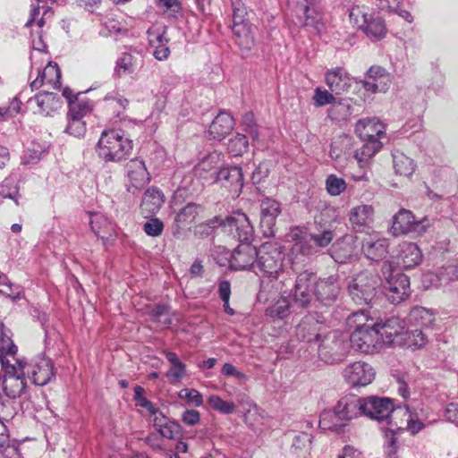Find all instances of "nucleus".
I'll return each mask as SVG.
<instances>
[{"label":"nucleus","instance_id":"nucleus-1","mask_svg":"<svg viewBox=\"0 0 458 458\" xmlns=\"http://www.w3.org/2000/svg\"><path fill=\"white\" fill-rule=\"evenodd\" d=\"M327 333L325 324L312 314L303 317L295 329L296 337L300 341L315 344L320 359L327 363H333L335 359L333 357V348L327 345L330 336Z\"/></svg>","mask_w":458,"mask_h":458},{"label":"nucleus","instance_id":"nucleus-2","mask_svg":"<svg viewBox=\"0 0 458 458\" xmlns=\"http://www.w3.org/2000/svg\"><path fill=\"white\" fill-rule=\"evenodd\" d=\"M132 140L122 130H104L96 146L98 157L106 163H117L131 154Z\"/></svg>","mask_w":458,"mask_h":458},{"label":"nucleus","instance_id":"nucleus-3","mask_svg":"<svg viewBox=\"0 0 458 458\" xmlns=\"http://www.w3.org/2000/svg\"><path fill=\"white\" fill-rule=\"evenodd\" d=\"M18 347L11 344L5 352L0 353V363L4 375L2 379L3 390L9 398L20 397L26 388V376L16 364L15 360Z\"/></svg>","mask_w":458,"mask_h":458},{"label":"nucleus","instance_id":"nucleus-4","mask_svg":"<svg viewBox=\"0 0 458 458\" xmlns=\"http://www.w3.org/2000/svg\"><path fill=\"white\" fill-rule=\"evenodd\" d=\"M382 280L371 271L363 270L355 274L349 281L347 291L351 299L358 305H372L381 293Z\"/></svg>","mask_w":458,"mask_h":458},{"label":"nucleus","instance_id":"nucleus-5","mask_svg":"<svg viewBox=\"0 0 458 458\" xmlns=\"http://www.w3.org/2000/svg\"><path fill=\"white\" fill-rule=\"evenodd\" d=\"M186 192L185 188H179L173 196L174 234L194 223L205 210L203 205L189 199Z\"/></svg>","mask_w":458,"mask_h":458},{"label":"nucleus","instance_id":"nucleus-6","mask_svg":"<svg viewBox=\"0 0 458 458\" xmlns=\"http://www.w3.org/2000/svg\"><path fill=\"white\" fill-rule=\"evenodd\" d=\"M285 248L277 242H266L258 249L256 267L269 278L276 279L283 271Z\"/></svg>","mask_w":458,"mask_h":458},{"label":"nucleus","instance_id":"nucleus-7","mask_svg":"<svg viewBox=\"0 0 458 458\" xmlns=\"http://www.w3.org/2000/svg\"><path fill=\"white\" fill-rule=\"evenodd\" d=\"M381 271L386 280L381 293L393 304L404 301L410 294L409 277L388 261L383 263Z\"/></svg>","mask_w":458,"mask_h":458},{"label":"nucleus","instance_id":"nucleus-8","mask_svg":"<svg viewBox=\"0 0 458 458\" xmlns=\"http://www.w3.org/2000/svg\"><path fill=\"white\" fill-rule=\"evenodd\" d=\"M15 362L35 386H44L55 377L53 361L47 357L38 356L29 362L17 359Z\"/></svg>","mask_w":458,"mask_h":458},{"label":"nucleus","instance_id":"nucleus-9","mask_svg":"<svg viewBox=\"0 0 458 458\" xmlns=\"http://www.w3.org/2000/svg\"><path fill=\"white\" fill-rule=\"evenodd\" d=\"M366 411L364 416L378 422H386L391 428H394L393 418L394 413L401 407H396L394 401L389 397H379L370 395L364 397Z\"/></svg>","mask_w":458,"mask_h":458},{"label":"nucleus","instance_id":"nucleus-10","mask_svg":"<svg viewBox=\"0 0 458 458\" xmlns=\"http://www.w3.org/2000/svg\"><path fill=\"white\" fill-rule=\"evenodd\" d=\"M340 293L341 285L337 275L315 279L313 291L315 308L332 307L338 300Z\"/></svg>","mask_w":458,"mask_h":458},{"label":"nucleus","instance_id":"nucleus-11","mask_svg":"<svg viewBox=\"0 0 458 458\" xmlns=\"http://www.w3.org/2000/svg\"><path fill=\"white\" fill-rule=\"evenodd\" d=\"M316 274L305 270L298 274L294 288L289 293L293 305L297 309H308L314 300V283Z\"/></svg>","mask_w":458,"mask_h":458},{"label":"nucleus","instance_id":"nucleus-12","mask_svg":"<svg viewBox=\"0 0 458 458\" xmlns=\"http://www.w3.org/2000/svg\"><path fill=\"white\" fill-rule=\"evenodd\" d=\"M430 222L428 217L417 221L411 211L401 208L392 219L390 232L394 236L407 234L410 233L421 235L429 227Z\"/></svg>","mask_w":458,"mask_h":458},{"label":"nucleus","instance_id":"nucleus-13","mask_svg":"<svg viewBox=\"0 0 458 458\" xmlns=\"http://www.w3.org/2000/svg\"><path fill=\"white\" fill-rule=\"evenodd\" d=\"M223 228L239 243L251 242L253 240V226L247 215L241 210L233 212L225 220L223 219Z\"/></svg>","mask_w":458,"mask_h":458},{"label":"nucleus","instance_id":"nucleus-14","mask_svg":"<svg viewBox=\"0 0 458 458\" xmlns=\"http://www.w3.org/2000/svg\"><path fill=\"white\" fill-rule=\"evenodd\" d=\"M124 170L127 179L125 183L127 191L133 196H138L151 180L145 162L140 157L132 158L126 163Z\"/></svg>","mask_w":458,"mask_h":458},{"label":"nucleus","instance_id":"nucleus-15","mask_svg":"<svg viewBox=\"0 0 458 458\" xmlns=\"http://www.w3.org/2000/svg\"><path fill=\"white\" fill-rule=\"evenodd\" d=\"M350 343L352 349L363 353H373L383 344L377 327L354 329Z\"/></svg>","mask_w":458,"mask_h":458},{"label":"nucleus","instance_id":"nucleus-16","mask_svg":"<svg viewBox=\"0 0 458 458\" xmlns=\"http://www.w3.org/2000/svg\"><path fill=\"white\" fill-rule=\"evenodd\" d=\"M364 405V397L356 394H346L337 401L334 408L338 418L347 425L349 421L364 416L366 411Z\"/></svg>","mask_w":458,"mask_h":458},{"label":"nucleus","instance_id":"nucleus-17","mask_svg":"<svg viewBox=\"0 0 458 458\" xmlns=\"http://www.w3.org/2000/svg\"><path fill=\"white\" fill-rule=\"evenodd\" d=\"M258 249L251 242L239 243L231 254L229 267L236 271L253 269L257 265Z\"/></svg>","mask_w":458,"mask_h":458},{"label":"nucleus","instance_id":"nucleus-18","mask_svg":"<svg viewBox=\"0 0 458 458\" xmlns=\"http://www.w3.org/2000/svg\"><path fill=\"white\" fill-rule=\"evenodd\" d=\"M343 377L352 387H359L370 384L374 379L375 371L369 363L355 361L344 368Z\"/></svg>","mask_w":458,"mask_h":458},{"label":"nucleus","instance_id":"nucleus-19","mask_svg":"<svg viewBox=\"0 0 458 458\" xmlns=\"http://www.w3.org/2000/svg\"><path fill=\"white\" fill-rule=\"evenodd\" d=\"M246 7L241 0L233 1V33L241 39L240 44L244 43L246 47L250 48L253 44V37L250 33Z\"/></svg>","mask_w":458,"mask_h":458},{"label":"nucleus","instance_id":"nucleus-20","mask_svg":"<svg viewBox=\"0 0 458 458\" xmlns=\"http://www.w3.org/2000/svg\"><path fill=\"white\" fill-rule=\"evenodd\" d=\"M281 211V204L277 200L270 198L261 200L259 227L263 236L275 235L276 221Z\"/></svg>","mask_w":458,"mask_h":458},{"label":"nucleus","instance_id":"nucleus-21","mask_svg":"<svg viewBox=\"0 0 458 458\" xmlns=\"http://www.w3.org/2000/svg\"><path fill=\"white\" fill-rule=\"evenodd\" d=\"M361 251L368 259L373 262L382 261L388 255L389 242L377 233H374L362 240Z\"/></svg>","mask_w":458,"mask_h":458},{"label":"nucleus","instance_id":"nucleus-22","mask_svg":"<svg viewBox=\"0 0 458 458\" xmlns=\"http://www.w3.org/2000/svg\"><path fill=\"white\" fill-rule=\"evenodd\" d=\"M408 323L399 316H391L382 323L377 322V328L383 342V344L391 345L400 343L397 339L404 333Z\"/></svg>","mask_w":458,"mask_h":458},{"label":"nucleus","instance_id":"nucleus-23","mask_svg":"<svg viewBox=\"0 0 458 458\" xmlns=\"http://www.w3.org/2000/svg\"><path fill=\"white\" fill-rule=\"evenodd\" d=\"M216 182L226 188L235 197H239L244 185L242 167L238 165L220 168Z\"/></svg>","mask_w":458,"mask_h":458},{"label":"nucleus","instance_id":"nucleus-24","mask_svg":"<svg viewBox=\"0 0 458 458\" xmlns=\"http://www.w3.org/2000/svg\"><path fill=\"white\" fill-rule=\"evenodd\" d=\"M220 154L213 152L203 157L194 167V174L204 183H216V178L220 169Z\"/></svg>","mask_w":458,"mask_h":458},{"label":"nucleus","instance_id":"nucleus-25","mask_svg":"<svg viewBox=\"0 0 458 458\" xmlns=\"http://www.w3.org/2000/svg\"><path fill=\"white\" fill-rule=\"evenodd\" d=\"M353 80L347 71L341 66L329 69L325 73V82L335 95L348 92Z\"/></svg>","mask_w":458,"mask_h":458},{"label":"nucleus","instance_id":"nucleus-26","mask_svg":"<svg viewBox=\"0 0 458 458\" xmlns=\"http://www.w3.org/2000/svg\"><path fill=\"white\" fill-rule=\"evenodd\" d=\"M355 237L344 235L337 240L329 249L331 258L339 264L352 262L355 258Z\"/></svg>","mask_w":458,"mask_h":458},{"label":"nucleus","instance_id":"nucleus-27","mask_svg":"<svg viewBox=\"0 0 458 458\" xmlns=\"http://www.w3.org/2000/svg\"><path fill=\"white\" fill-rule=\"evenodd\" d=\"M359 105L350 98L336 99L327 110V117L334 123L347 122L358 113Z\"/></svg>","mask_w":458,"mask_h":458},{"label":"nucleus","instance_id":"nucleus-28","mask_svg":"<svg viewBox=\"0 0 458 458\" xmlns=\"http://www.w3.org/2000/svg\"><path fill=\"white\" fill-rule=\"evenodd\" d=\"M355 133L360 140H379L386 136L385 125L376 117L359 120L355 124Z\"/></svg>","mask_w":458,"mask_h":458},{"label":"nucleus","instance_id":"nucleus-29","mask_svg":"<svg viewBox=\"0 0 458 458\" xmlns=\"http://www.w3.org/2000/svg\"><path fill=\"white\" fill-rule=\"evenodd\" d=\"M151 420L157 434L162 437L176 440L182 435L181 425L177 421L166 417L162 411Z\"/></svg>","mask_w":458,"mask_h":458},{"label":"nucleus","instance_id":"nucleus-30","mask_svg":"<svg viewBox=\"0 0 458 458\" xmlns=\"http://www.w3.org/2000/svg\"><path fill=\"white\" fill-rule=\"evenodd\" d=\"M374 208L370 205L360 204L352 207L349 212V222L352 228L361 233L373 222Z\"/></svg>","mask_w":458,"mask_h":458},{"label":"nucleus","instance_id":"nucleus-31","mask_svg":"<svg viewBox=\"0 0 458 458\" xmlns=\"http://www.w3.org/2000/svg\"><path fill=\"white\" fill-rule=\"evenodd\" d=\"M234 124L233 116L229 113L222 111L209 125L208 136L210 139L221 140L232 131Z\"/></svg>","mask_w":458,"mask_h":458},{"label":"nucleus","instance_id":"nucleus-32","mask_svg":"<svg viewBox=\"0 0 458 458\" xmlns=\"http://www.w3.org/2000/svg\"><path fill=\"white\" fill-rule=\"evenodd\" d=\"M43 84H49L57 89L61 87V71L56 63L49 62L38 77L30 83L31 90L39 89Z\"/></svg>","mask_w":458,"mask_h":458},{"label":"nucleus","instance_id":"nucleus-33","mask_svg":"<svg viewBox=\"0 0 458 458\" xmlns=\"http://www.w3.org/2000/svg\"><path fill=\"white\" fill-rule=\"evenodd\" d=\"M166 27H163L161 31L152 29L148 30L149 43L155 47L153 55L158 61L166 60L170 55V49L167 46L170 38L166 36Z\"/></svg>","mask_w":458,"mask_h":458},{"label":"nucleus","instance_id":"nucleus-34","mask_svg":"<svg viewBox=\"0 0 458 458\" xmlns=\"http://www.w3.org/2000/svg\"><path fill=\"white\" fill-rule=\"evenodd\" d=\"M164 202L165 196L163 192L157 187L152 186L144 192L140 208L143 213L148 216H154L161 208Z\"/></svg>","mask_w":458,"mask_h":458},{"label":"nucleus","instance_id":"nucleus-35","mask_svg":"<svg viewBox=\"0 0 458 458\" xmlns=\"http://www.w3.org/2000/svg\"><path fill=\"white\" fill-rule=\"evenodd\" d=\"M34 99L38 106V112L45 116H51L62 106V100L57 93L40 91Z\"/></svg>","mask_w":458,"mask_h":458},{"label":"nucleus","instance_id":"nucleus-36","mask_svg":"<svg viewBox=\"0 0 458 458\" xmlns=\"http://www.w3.org/2000/svg\"><path fill=\"white\" fill-rule=\"evenodd\" d=\"M422 252L419 246L413 242H403L401 245L399 259L400 265L404 269H411L420 264Z\"/></svg>","mask_w":458,"mask_h":458},{"label":"nucleus","instance_id":"nucleus-37","mask_svg":"<svg viewBox=\"0 0 458 458\" xmlns=\"http://www.w3.org/2000/svg\"><path fill=\"white\" fill-rule=\"evenodd\" d=\"M363 145L355 151L354 157L361 169L369 166L370 159L382 148L383 143L379 140H361Z\"/></svg>","mask_w":458,"mask_h":458},{"label":"nucleus","instance_id":"nucleus-38","mask_svg":"<svg viewBox=\"0 0 458 458\" xmlns=\"http://www.w3.org/2000/svg\"><path fill=\"white\" fill-rule=\"evenodd\" d=\"M296 306L293 305V301L289 298L282 295L276 301L267 307L265 310V315L273 320H283L294 312Z\"/></svg>","mask_w":458,"mask_h":458},{"label":"nucleus","instance_id":"nucleus-39","mask_svg":"<svg viewBox=\"0 0 458 458\" xmlns=\"http://www.w3.org/2000/svg\"><path fill=\"white\" fill-rule=\"evenodd\" d=\"M435 320L433 312L421 306H415L411 309L407 316L409 326L415 327H430Z\"/></svg>","mask_w":458,"mask_h":458},{"label":"nucleus","instance_id":"nucleus-40","mask_svg":"<svg viewBox=\"0 0 458 458\" xmlns=\"http://www.w3.org/2000/svg\"><path fill=\"white\" fill-rule=\"evenodd\" d=\"M360 30L373 41L380 40L386 35L385 21L379 15L371 14Z\"/></svg>","mask_w":458,"mask_h":458},{"label":"nucleus","instance_id":"nucleus-41","mask_svg":"<svg viewBox=\"0 0 458 458\" xmlns=\"http://www.w3.org/2000/svg\"><path fill=\"white\" fill-rule=\"evenodd\" d=\"M312 437L310 434L301 432L294 436L291 445V454L295 458H309Z\"/></svg>","mask_w":458,"mask_h":458},{"label":"nucleus","instance_id":"nucleus-42","mask_svg":"<svg viewBox=\"0 0 458 458\" xmlns=\"http://www.w3.org/2000/svg\"><path fill=\"white\" fill-rule=\"evenodd\" d=\"M300 233L301 232L298 228L293 230L291 233L292 238L296 240V242L293 247V251L307 258H311L317 255L318 250L311 240L301 237Z\"/></svg>","mask_w":458,"mask_h":458},{"label":"nucleus","instance_id":"nucleus-43","mask_svg":"<svg viewBox=\"0 0 458 458\" xmlns=\"http://www.w3.org/2000/svg\"><path fill=\"white\" fill-rule=\"evenodd\" d=\"M345 423L338 418L335 408L329 411H324L319 416V427L323 430H330L335 432L343 431Z\"/></svg>","mask_w":458,"mask_h":458},{"label":"nucleus","instance_id":"nucleus-44","mask_svg":"<svg viewBox=\"0 0 458 458\" xmlns=\"http://www.w3.org/2000/svg\"><path fill=\"white\" fill-rule=\"evenodd\" d=\"M403 428L394 424V428H389L385 430V453L386 458H399L396 436L402 433Z\"/></svg>","mask_w":458,"mask_h":458},{"label":"nucleus","instance_id":"nucleus-45","mask_svg":"<svg viewBox=\"0 0 458 458\" xmlns=\"http://www.w3.org/2000/svg\"><path fill=\"white\" fill-rule=\"evenodd\" d=\"M134 70L135 57L128 52H123L115 62L113 76L121 78L125 74L133 73Z\"/></svg>","mask_w":458,"mask_h":458},{"label":"nucleus","instance_id":"nucleus-46","mask_svg":"<svg viewBox=\"0 0 458 458\" xmlns=\"http://www.w3.org/2000/svg\"><path fill=\"white\" fill-rule=\"evenodd\" d=\"M148 316L153 323L168 327L172 324L170 317V306L167 304H157L149 308Z\"/></svg>","mask_w":458,"mask_h":458},{"label":"nucleus","instance_id":"nucleus-47","mask_svg":"<svg viewBox=\"0 0 458 458\" xmlns=\"http://www.w3.org/2000/svg\"><path fill=\"white\" fill-rule=\"evenodd\" d=\"M393 164L395 173L403 176L411 175L415 169L413 160L400 152L393 154Z\"/></svg>","mask_w":458,"mask_h":458},{"label":"nucleus","instance_id":"nucleus-48","mask_svg":"<svg viewBox=\"0 0 458 458\" xmlns=\"http://www.w3.org/2000/svg\"><path fill=\"white\" fill-rule=\"evenodd\" d=\"M0 196L9 198L13 199L17 206L19 205L21 194L19 193L18 180L15 176L10 175L2 182L0 185Z\"/></svg>","mask_w":458,"mask_h":458},{"label":"nucleus","instance_id":"nucleus-49","mask_svg":"<svg viewBox=\"0 0 458 458\" xmlns=\"http://www.w3.org/2000/svg\"><path fill=\"white\" fill-rule=\"evenodd\" d=\"M89 226L98 238L106 239V232L110 227L107 218L101 213H92L89 215Z\"/></svg>","mask_w":458,"mask_h":458},{"label":"nucleus","instance_id":"nucleus-50","mask_svg":"<svg viewBox=\"0 0 458 458\" xmlns=\"http://www.w3.org/2000/svg\"><path fill=\"white\" fill-rule=\"evenodd\" d=\"M223 227V219L220 216H214L213 218L197 225L194 228V235L204 239L214 234L215 230L218 227Z\"/></svg>","mask_w":458,"mask_h":458},{"label":"nucleus","instance_id":"nucleus-51","mask_svg":"<svg viewBox=\"0 0 458 458\" xmlns=\"http://www.w3.org/2000/svg\"><path fill=\"white\" fill-rule=\"evenodd\" d=\"M403 335L405 344L410 347H414L415 349L423 347L427 343V336L423 333L421 327L404 330ZM401 340H403V337Z\"/></svg>","mask_w":458,"mask_h":458},{"label":"nucleus","instance_id":"nucleus-52","mask_svg":"<svg viewBox=\"0 0 458 458\" xmlns=\"http://www.w3.org/2000/svg\"><path fill=\"white\" fill-rule=\"evenodd\" d=\"M227 149L233 157L242 156L249 149V141L247 137L243 134L236 133L229 140Z\"/></svg>","mask_w":458,"mask_h":458},{"label":"nucleus","instance_id":"nucleus-53","mask_svg":"<svg viewBox=\"0 0 458 458\" xmlns=\"http://www.w3.org/2000/svg\"><path fill=\"white\" fill-rule=\"evenodd\" d=\"M92 108L93 105L89 99H79L78 97H75L74 101L70 102L67 115L77 116L83 119L87 114L91 113Z\"/></svg>","mask_w":458,"mask_h":458},{"label":"nucleus","instance_id":"nucleus-54","mask_svg":"<svg viewBox=\"0 0 458 458\" xmlns=\"http://www.w3.org/2000/svg\"><path fill=\"white\" fill-rule=\"evenodd\" d=\"M348 325L354 329H363V327H377V322L374 318L369 317L364 310L352 313L348 318Z\"/></svg>","mask_w":458,"mask_h":458},{"label":"nucleus","instance_id":"nucleus-55","mask_svg":"<svg viewBox=\"0 0 458 458\" xmlns=\"http://www.w3.org/2000/svg\"><path fill=\"white\" fill-rule=\"evenodd\" d=\"M144 393L145 389L142 386H136L134 387L133 399L136 403V405L146 409L151 416V419H153L161 411L143 395Z\"/></svg>","mask_w":458,"mask_h":458},{"label":"nucleus","instance_id":"nucleus-56","mask_svg":"<svg viewBox=\"0 0 458 458\" xmlns=\"http://www.w3.org/2000/svg\"><path fill=\"white\" fill-rule=\"evenodd\" d=\"M208 403L213 410L222 414H232L235 410V405L233 402L225 401L216 394L210 395L208 399Z\"/></svg>","mask_w":458,"mask_h":458},{"label":"nucleus","instance_id":"nucleus-57","mask_svg":"<svg viewBox=\"0 0 458 458\" xmlns=\"http://www.w3.org/2000/svg\"><path fill=\"white\" fill-rule=\"evenodd\" d=\"M67 117L68 124L64 131L77 138L83 137L87 130L86 123L83 119L72 115H67Z\"/></svg>","mask_w":458,"mask_h":458},{"label":"nucleus","instance_id":"nucleus-58","mask_svg":"<svg viewBox=\"0 0 458 458\" xmlns=\"http://www.w3.org/2000/svg\"><path fill=\"white\" fill-rule=\"evenodd\" d=\"M104 102L106 103V106L113 109L117 116L125 110L129 104V101L125 98L117 94H107L104 98Z\"/></svg>","mask_w":458,"mask_h":458},{"label":"nucleus","instance_id":"nucleus-59","mask_svg":"<svg viewBox=\"0 0 458 458\" xmlns=\"http://www.w3.org/2000/svg\"><path fill=\"white\" fill-rule=\"evenodd\" d=\"M335 93L332 92L330 89H324L321 87H317L314 89V95H313V101L314 106L317 107H321L327 105H333L334 102L336 100V98L335 97Z\"/></svg>","mask_w":458,"mask_h":458},{"label":"nucleus","instance_id":"nucleus-60","mask_svg":"<svg viewBox=\"0 0 458 458\" xmlns=\"http://www.w3.org/2000/svg\"><path fill=\"white\" fill-rule=\"evenodd\" d=\"M366 75L374 81L383 83L382 88H389L391 84V76L386 70L381 66L373 65L368 71Z\"/></svg>","mask_w":458,"mask_h":458},{"label":"nucleus","instance_id":"nucleus-61","mask_svg":"<svg viewBox=\"0 0 458 458\" xmlns=\"http://www.w3.org/2000/svg\"><path fill=\"white\" fill-rule=\"evenodd\" d=\"M242 126L243 131L248 133L253 140H259V126L256 123L255 116L252 112H247L242 115Z\"/></svg>","mask_w":458,"mask_h":458},{"label":"nucleus","instance_id":"nucleus-62","mask_svg":"<svg viewBox=\"0 0 458 458\" xmlns=\"http://www.w3.org/2000/svg\"><path fill=\"white\" fill-rule=\"evenodd\" d=\"M326 188L329 195L339 196L345 191L346 182L335 174H329L326 179Z\"/></svg>","mask_w":458,"mask_h":458},{"label":"nucleus","instance_id":"nucleus-63","mask_svg":"<svg viewBox=\"0 0 458 458\" xmlns=\"http://www.w3.org/2000/svg\"><path fill=\"white\" fill-rule=\"evenodd\" d=\"M334 236V232L332 230L327 229L321 233H310V239L319 251V249L325 248L331 243Z\"/></svg>","mask_w":458,"mask_h":458},{"label":"nucleus","instance_id":"nucleus-64","mask_svg":"<svg viewBox=\"0 0 458 458\" xmlns=\"http://www.w3.org/2000/svg\"><path fill=\"white\" fill-rule=\"evenodd\" d=\"M144 233L150 237H158L164 231V223L157 217H151L143 225Z\"/></svg>","mask_w":458,"mask_h":458}]
</instances>
